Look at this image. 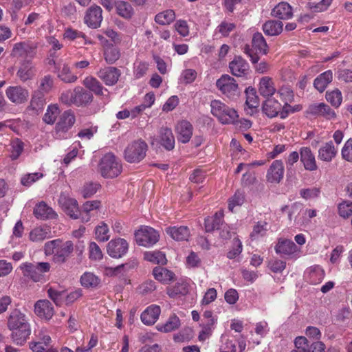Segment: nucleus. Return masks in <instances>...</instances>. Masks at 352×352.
I'll list each match as a JSON object with an SVG mask.
<instances>
[{
    "instance_id": "38",
    "label": "nucleus",
    "mask_w": 352,
    "mask_h": 352,
    "mask_svg": "<svg viewBox=\"0 0 352 352\" xmlns=\"http://www.w3.org/2000/svg\"><path fill=\"white\" fill-rule=\"evenodd\" d=\"M153 274L156 280L164 284L175 280V274L164 267H155L153 270Z\"/></svg>"
},
{
    "instance_id": "64",
    "label": "nucleus",
    "mask_w": 352,
    "mask_h": 352,
    "mask_svg": "<svg viewBox=\"0 0 352 352\" xmlns=\"http://www.w3.org/2000/svg\"><path fill=\"white\" fill-rule=\"evenodd\" d=\"M245 200L244 193L238 190L229 200L228 208L233 211L235 206H241Z\"/></svg>"
},
{
    "instance_id": "47",
    "label": "nucleus",
    "mask_w": 352,
    "mask_h": 352,
    "mask_svg": "<svg viewBox=\"0 0 352 352\" xmlns=\"http://www.w3.org/2000/svg\"><path fill=\"white\" fill-rule=\"evenodd\" d=\"M120 57V52L118 47L111 45L107 46L104 51V58L108 64H113Z\"/></svg>"
},
{
    "instance_id": "11",
    "label": "nucleus",
    "mask_w": 352,
    "mask_h": 352,
    "mask_svg": "<svg viewBox=\"0 0 352 352\" xmlns=\"http://www.w3.org/2000/svg\"><path fill=\"white\" fill-rule=\"evenodd\" d=\"M36 45L29 41L19 42L14 45L11 56L16 58H32L36 54Z\"/></svg>"
},
{
    "instance_id": "4",
    "label": "nucleus",
    "mask_w": 352,
    "mask_h": 352,
    "mask_svg": "<svg viewBox=\"0 0 352 352\" xmlns=\"http://www.w3.org/2000/svg\"><path fill=\"white\" fill-rule=\"evenodd\" d=\"M252 48L246 45L243 48V52L248 55L252 63H258L259 57L258 53L266 54L268 51V46L266 41L261 33L256 32L253 35Z\"/></svg>"
},
{
    "instance_id": "62",
    "label": "nucleus",
    "mask_w": 352,
    "mask_h": 352,
    "mask_svg": "<svg viewBox=\"0 0 352 352\" xmlns=\"http://www.w3.org/2000/svg\"><path fill=\"white\" fill-rule=\"evenodd\" d=\"M100 186V185L97 183H87L82 186L80 190L81 195L85 199L91 197L97 192Z\"/></svg>"
},
{
    "instance_id": "43",
    "label": "nucleus",
    "mask_w": 352,
    "mask_h": 352,
    "mask_svg": "<svg viewBox=\"0 0 352 352\" xmlns=\"http://www.w3.org/2000/svg\"><path fill=\"white\" fill-rule=\"evenodd\" d=\"M45 94L36 89L32 92L30 102L28 109L29 110L36 111L41 110L45 103Z\"/></svg>"
},
{
    "instance_id": "37",
    "label": "nucleus",
    "mask_w": 352,
    "mask_h": 352,
    "mask_svg": "<svg viewBox=\"0 0 352 352\" xmlns=\"http://www.w3.org/2000/svg\"><path fill=\"white\" fill-rule=\"evenodd\" d=\"M305 274L309 283L313 285L320 283L324 277V271L319 265L310 267L307 270Z\"/></svg>"
},
{
    "instance_id": "6",
    "label": "nucleus",
    "mask_w": 352,
    "mask_h": 352,
    "mask_svg": "<svg viewBox=\"0 0 352 352\" xmlns=\"http://www.w3.org/2000/svg\"><path fill=\"white\" fill-rule=\"evenodd\" d=\"M217 87L222 94L230 100H236L240 94L238 84L234 78L228 74H223L216 82Z\"/></svg>"
},
{
    "instance_id": "14",
    "label": "nucleus",
    "mask_w": 352,
    "mask_h": 352,
    "mask_svg": "<svg viewBox=\"0 0 352 352\" xmlns=\"http://www.w3.org/2000/svg\"><path fill=\"white\" fill-rule=\"evenodd\" d=\"M120 75V70L114 67L102 68L97 72L98 77L107 86L116 85Z\"/></svg>"
},
{
    "instance_id": "29",
    "label": "nucleus",
    "mask_w": 352,
    "mask_h": 352,
    "mask_svg": "<svg viewBox=\"0 0 352 352\" xmlns=\"http://www.w3.org/2000/svg\"><path fill=\"white\" fill-rule=\"evenodd\" d=\"M166 232L175 241H188L190 237V230L187 226H173L166 228Z\"/></svg>"
},
{
    "instance_id": "57",
    "label": "nucleus",
    "mask_w": 352,
    "mask_h": 352,
    "mask_svg": "<svg viewBox=\"0 0 352 352\" xmlns=\"http://www.w3.org/2000/svg\"><path fill=\"white\" fill-rule=\"evenodd\" d=\"M47 294L49 298L52 300L57 306L62 305L66 296V292L65 291H58L52 287H50L47 289Z\"/></svg>"
},
{
    "instance_id": "48",
    "label": "nucleus",
    "mask_w": 352,
    "mask_h": 352,
    "mask_svg": "<svg viewBox=\"0 0 352 352\" xmlns=\"http://www.w3.org/2000/svg\"><path fill=\"white\" fill-rule=\"evenodd\" d=\"M81 285L84 287H96L100 283V278L91 272H85L80 277Z\"/></svg>"
},
{
    "instance_id": "49",
    "label": "nucleus",
    "mask_w": 352,
    "mask_h": 352,
    "mask_svg": "<svg viewBox=\"0 0 352 352\" xmlns=\"http://www.w3.org/2000/svg\"><path fill=\"white\" fill-rule=\"evenodd\" d=\"M175 19V14L173 10H166L160 12L155 16V21L160 25H168Z\"/></svg>"
},
{
    "instance_id": "13",
    "label": "nucleus",
    "mask_w": 352,
    "mask_h": 352,
    "mask_svg": "<svg viewBox=\"0 0 352 352\" xmlns=\"http://www.w3.org/2000/svg\"><path fill=\"white\" fill-rule=\"evenodd\" d=\"M36 74L35 65L30 60H23L20 63L16 72V77L22 82L34 79Z\"/></svg>"
},
{
    "instance_id": "15",
    "label": "nucleus",
    "mask_w": 352,
    "mask_h": 352,
    "mask_svg": "<svg viewBox=\"0 0 352 352\" xmlns=\"http://www.w3.org/2000/svg\"><path fill=\"white\" fill-rule=\"evenodd\" d=\"M102 10L98 6L94 5L87 9L85 17V23L91 28L100 27L102 21Z\"/></svg>"
},
{
    "instance_id": "28",
    "label": "nucleus",
    "mask_w": 352,
    "mask_h": 352,
    "mask_svg": "<svg viewBox=\"0 0 352 352\" xmlns=\"http://www.w3.org/2000/svg\"><path fill=\"white\" fill-rule=\"evenodd\" d=\"M309 112L313 115L323 116L328 120L334 119L336 117L335 111L323 102L311 105Z\"/></svg>"
},
{
    "instance_id": "12",
    "label": "nucleus",
    "mask_w": 352,
    "mask_h": 352,
    "mask_svg": "<svg viewBox=\"0 0 352 352\" xmlns=\"http://www.w3.org/2000/svg\"><path fill=\"white\" fill-rule=\"evenodd\" d=\"M107 249V253L111 257L119 258L127 252L129 244L125 239L118 238L110 241Z\"/></svg>"
},
{
    "instance_id": "31",
    "label": "nucleus",
    "mask_w": 352,
    "mask_h": 352,
    "mask_svg": "<svg viewBox=\"0 0 352 352\" xmlns=\"http://www.w3.org/2000/svg\"><path fill=\"white\" fill-rule=\"evenodd\" d=\"M271 15L280 19L287 20L292 18L293 15L292 8L288 3L282 1L272 9Z\"/></svg>"
},
{
    "instance_id": "24",
    "label": "nucleus",
    "mask_w": 352,
    "mask_h": 352,
    "mask_svg": "<svg viewBox=\"0 0 352 352\" xmlns=\"http://www.w3.org/2000/svg\"><path fill=\"white\" fill-rule=\"evenodd\" d=\"M300 161L303 164L304 168L309 171H314L318 169L315 155L309 147H302L300 149Z\"/></svg>"
},
{
    "instance_id": "44",
    "label": "nucleus",
    "mask_w": 352,
    "mask_h": 352,
    "mask_svg": "<svg viewBox=\"0 0 352 352\" xmlns=\"http://www.w3.org/2000/svg\"><path fill=\"white\" fill-rule=\"evenodd\" d=\"M223 223V213H216L212 218H207L205 219V229L208 232L214 230L221 229Z\"/></svg>"
},
{
    "instance_id": "18",
    "label": "nucleus",
    "mask_w": 352,
    "mask_h": 352,
    "mask_svg": "<svg viewBox=\"0 0 352 352\" xmlns=\"http://www.w3.org/2000/svg\"><path fill=\"white\" fill-rule=\"evenodd\" d=\"M65 213L72 219H78L80 218V208L78 201L73 198L61 197L58 200Z\"/></svg>"
},
{
    "instance_id": "25",
    "label": "nucleus",
    "mask_w": 352,
    "mask_h": 352,
    "mask_svg": "<svg viewBox=\"0 0 352 352\" xmlns=\"http://www.w3.org/2000/svg\"><path fill=\"white\" fill-rule=\"evenodd\" d=\"M161 312L160 307L156 305L148 306L141 314V321L146 325H153L157 320Z\"/></svg>"
},
{
    "instance_id": "8",
    "label": "nucleus",
    "mask_w": 352,
    "mask_h": 352,
    "mask_svg": "<svg viewBox=\"0 0 352 352\" xmlns=\"http://www.w3.org/2000/svg\"><path fill=\"white\" fill-rule=\"evenodd\" d=\"M5 94L8 100L15 105L25 104L29 99V91L21 85L8 87Z\"/></svg>"
},
{
    "instance_id": "59",
    "label": "nucleus",
    "mask_w": 352,
    "mask_h": 352,
    "mask_svg": "<svg viewBox=\"0 0 352 352\" xmlns=\"http://www.w3.org/2000/svg\"><path fill=\"white\" fill-rule=\"evenodd\" d=\"M267 226L268 224L265 221L258 222L253 228V230L250 234V238L254 240L265 236L267 231Z\"/></svg>"
},
{
    "instance_id": "1",
    "label": "nucleus",
    "mask_w": 352,
    "mask_h": 352,
    "mask_svg": "<svg viewBox=\"0 0 352 352\" xmlns=\"http://www.w3.org/2000/svg\"><path fill=\"white\" fill-rule=\"evenodd\" d=\"M6 326L11 332L12 342L17 346H23L31 335V326L27 316L18 309L12 310L7 317Z\"/></svg>"
},
{
    "instance_id": "9",
    "label": "nucleus",
    "mask_w": 352,
    "mask_h": 352,
    "mask_svg": "<svg viewBox=\"0 0 352 352\" xmlns=\"http://www.w3.org/2000/svg\"><path fill=\"white\" fill-rule=\"evenodd\" d=\"M158 232L151 227L142 228L135 233L136 242L139 245L151 247L159 241Z\"/></svg>"
},
{
    "instance_id": "30",
    "label": "nucleus",
    "mask_w": 352,
    "mask_h": 352,
    "mask_svg": "<svg viewBox=\"0 0 352 352\" xmlns=\"http://www.w3.org/2000/svg\"><path fill=\"white\" fill-rule=\"evenodd\" d=\"M281 104L274 98H267L262 105V111L268 118H272L280 114Z\"/></svg>"
},
{
    "instance_id": "41",
    "label": "nucleus",
    "mask_w": 352,
    "mask_h": 352,
    "mask_svg": "<svg viewBox=\"0 0 352 352\" xmlns=\"http://www.w3.org/2000/svg\"><path fill=\"white\" fill-rule=\"evenodd\" d=\"M283 23L280 21L269 20L263 25V30L267 36H277L283 31Z\"/></svg>"
},
{
    "instance_id": "36",
    "label": "nucleus",
    "mask_w": 352,
    "mask_h": 352,
    "mask_svg": "<svg viewBox=\"0 0 352 352\" xmlns=\"http://www.w3.org/2000/svg\"><path fill=\"white\" fill-rule=\"evenodd\" d=\"M160 144L168 151H171L175 147V137L170 129L162 127L160 131Z\"/></svg>"
},
{
    "instance_id": "51",
    "label": "nucleus",
    "mask_w": 352,
    "mask_h": 352,
    "mask_svg": "<svg viewBox=\"0 0 352 352\" xmlns=\"http://www.w3.org/2000/svg\"><path fill=\"white\" fill-rule=\"evenodd\" d=\"M239 115L235 109L226 107V109L223 110V113L219 118V120L222 124H231L235 123L237 121Z\"/></svg>"
},
{
    "instance_id": "61",
    "label": "nucleus",
    "mask_w": 352,
    "mask_h": 352,
    "mask_svg": "<svg viewBox=\"0 0 352 352\" xmlns=\"http://www.w3.org/2000/svg\"><path fill=\"white\" fill-rule=\"evenodd\" d=\"M96 239L102 242L109 240V228L106 223H102L101 225L98 226L95 230Z\"/></svg>"
},
{
    "instance_id": "16",
    "label": "nucleus",
    "mask_w": 352,
    "mask_h": 352,
    "mask_svg": "<svg viewBox=\"0 0 352 352\" xmlns=\"http://www.w3.org/2000/svg\"><path fill=\"white\" fill-rule=\"evenodd\" d=\"M299 214L300 213H302V219L299 218L298 216L295 218V222L297 224L302 225L306 221L309 220V219H311L316 216V210H312V209H305L303 210L302 204L300 203H294L292 206V210L289 213V220H292V217L293 214L297 213Z\"/></svg>"
},
{
    "instance_id": "17",
    "label": "nucleus",
    "mask_w": 352,
    "mask_h": 352,
    "mask_svg": "<svg viewBox=\"0 0 352 352\" xmlns=\"http://www.w3.org/2000/svg\"><path fill=\"white\" fill-rule=\"evenodd\" d=\"M274 249L282 256H292L298 252V247L292 241L283 238L278 239Z\"/></svg>"
},
{
    "instance_id": "10",
    "label": "nucleus",
    "mask_w": 352,
    "mask_h": 352,
    "mask_svg": "<svg viewBox=\"0 0 352 352\" xmlns=\"http://www.w3.org/2000/svg\"><path fill=\"white\" fill-rule=\"evenodd\" d=\"M49 64L54 66V72L64 82L73 83L77 80V76L72 73L69 65L63 60L56 61L52 59L49 61Z\"/></svg>"
},
{
    "instance_id": "40",
    "label": "nucleus",
    "mask_w": 352,
    "mask_h": 352,
    "mask_svg": "<svg viewBox=\"0 0 352 352\" xmlns=\"http://www.w3.org/2000/svg\"><path fill=\"white\" fill-rule=\"evenodd\" d=\"M24 276L28 277L34 282L40 281L42 279L41 274L38 271L36 265L31 263H24L21 265Z\"/></svg>"
},
{
    "instance_id": "19",
    "label": "nucleus",
    "mask_w": 352,
    "mask_h": 352,
    "mask_svg": "<svg viewBox=\"0 0 352 352\" xmlns=\"http://www.w3.org/2000/svg\"><path fill=\"white\" fill-rule=\"evenodd\" d=\"M34 312L41 318L49 320L54 314V307L47 300H39L34 305Z\"/></svg>"
},
{
    "instance_id": "34",
    "label": "nucleus",
    "mask_w": 352,
    "mask_h": 352,
    "mask_svg": "<svg viewBox=\"0 0 352 352\" xmlns=\"http://www.w3.org/2000/svg\"><path fill=\"white\" fill-rule=\"evenodd\" d=\"M100 206V201L98 200L87 201L80 209V218L82 222H88L91 218V212L97 210Z\"/></svg>"
},
{
    "instance_id": "46",
    "label": "nucleus",
    "mask_w": 352,
    "mask_h": 352,
    "mask_svg": "<svg viewBox=\"0 0 352 352\" xmlns=\"http://www.w3.org/2000/svg\"><path fill=\"white\" fill-rule=\"evenodd\" d=\"M50 237V231L47 227L36 228L30 233V239L33 242H41Z\"/></svg>"
},
{
    "instance_id": "52",
    "label": "nucleus",
    "mask_w": 352,
    "mask_h": 352,
    "mask_svg": "<svg viewBox=\"0 0 352 352\" xmlns=\"http://www.w3.org/2000/svg\"><path fill=\"white\" fill-rule=\"evenodd\" d=\"M144 258L153 263L164 265L166 263L165 254L160 251L146 252Z\"/></svg>"
},
{
    "instance_id": "3",
    "label": "nucleus",
    "mask_w": 352,
    "mask_h": 352,
    "mask_svg": "<svg viewBox=\"0 0 352 352\" xmlns=\"http://www.w3.org/2000/svg\"><path fill=\"white\" fill-rule=\"evenodd\" d=\"M99 171L103 177L114 178L121 173L122 164L113 153H109L101 158Z\"/></svg>"
},
{
    "instance_id": "42",
    "label": "nucleus",
    "mask_w": 352,
    "mask_h": 352,
    "mask_svg": "<svg viewBox=\"0 0 352 352\" xmlns=\"http://www.w3.org/2000/svg\"><path fill=\"white\" fill-rule=\"evenodd\" d=\"M333 73L331 70H327L320 74L314 82L315 88L320 92H323L327 85L332 81Z\"/></svg>"
},
{
    "instance_id": "45",
    "label": "nucleus",
    "mask_w": 352,
    "mask_h": 352,
    "mask_svg": "<svg viewBox=\"0 0 352 352\" xmlns=\"http://www.w3.org/2000/svg\"><path fill=\"white\" fill-rule=\"evenodd\" d=\"M188 292V285L186 283H177L167 289V294L174 298L186 296Z\"/></svg>"
},
{
    "instance_id": "7",
    "label": "nucleus",
    "mask_w": 352,
    "mask_h": 352,
    "mask_svg": "<svg viewBox=\"0 0 352 352\" xmlns=\"http://www.w3.org/2000/svg\"><path fill=\"white\" fill-rule=\"evenodd\" d=\"M76 121L75 116L71 110L65 111L59 116L54 128V136L58 139L66 138V135Z\"/></svg>"
},
{
    "instance_id": "35",
    "label": "nucleus",
    "mask_w": 352,
    "mask_h": 352,
    "mask_svg": "<svg viewBox=\"0 0 352 352\" xmlns=\"http://www.w3.org/2000/svg\"><path fill=\"white\" fill-rule=\"evenodd\" d=\"M34 214L36 218L41 219H55L57 216L53 209L43 201L35 206Z\"/></svg>"
},
{
    "instance_id": "20",
    "label": "nucleus",
    "mask_w": 352,
    "mask_h": 352,
    "mask_svg": "<svg viewBox=\"0 0 352 352\" xmlns=\"http://www.w3.org/2000/svg\"><path fill=\"white\" fill-rule=\"evenodd\" d=\"M51 342L50 336L44 335L39 341L30 342L29 346L33 352H58V350L51 345Z\"/></svg>"
},
{
    "instance_id": "5",
    "label": "nucleus",
    "mask_w": 352,
    "mask_h": 352,
    "mask_svg": "<svg viewBox=\"0 0 352 352\" xmlns=\"http://www.w3.org/2000/svg\"><path fill=\"white\" fill-rule=\"evenodd\" d=\"M147 148L148 146L144 141H133L125 148L124 159L129 163H138L145 157Z\"/></svg>"
},
{
    "instance_id": "50",
    "label": "nucleus",
    "mask_w": 352,
    "mask_h": 352,
    "mask_svg": "<svg viewBox=\"0 0 352 352\" xmlns=\"http://www.w3.org/2000/svg\"><path fill=\"white\" fill-rule=\"evenodd\" d=\"M58 115H60V110L58 105L50 104L43 116V120L47 124H53Z\"/></svg>"
},
{
    "instance_id": "26",
    "label": "nucleus",
    "mask_w": 352,
    "mask_h": 352,
    "mask_svg": "<svg viewBox=\"0 0 352 352\" xmlns=\"http://www.w3.org/2000/svg\"><path fill=\"white\" fill-rule=\"evenodd\" d=\"M229 68L232 75L241 77L245 76L249 69L248 63L241 56H236L229 63Z\"/></svg>"
},
{
    "instance_id": "2",
    "label": "nucleus",
    "mask_w": 352,
    "mask_h": 352,
    "mask_svg": "<svg viewBox=\"0 0 352 352\" xmlns=\"http://www.w3.org/2000/svg\"><path fill=\"white\" fill-rule=\"evenodd\" d=\"M74 251V244L72 241L63 242L60 239H54L45 243L44 252L45 255H53L52 261L61 265L65 263Z\"/></svg>"
},
{
    "instance_id": "55",
    "label": "nucleus",
    "mask_w": 352,
    "mask_h": 352,
    "mask_svg": "<svg viewBox=\"0 0 352 352\" xmlns=\"http://www.w3.org/2000/svg\"><path fill=\"white\" fill-rule=\"evenodd\" d=\"M11 154L10 158L12 160L18 159L22 153L24 148V143L19 138H15L11 142Z\"/></svg>"
},
{
    "instance_id": "58",
    "label": "nucleus",
    "mask_w": 352,
    "mask_h": 352,
    "mask_svg": "<svg viewBox=\"0 0 352 352\" xmlns=\"http://www.w3.org/2000/svg\"><path fill=\"white\" fill-rule=\"evenodd\" d=\"M326 99L335 107H338L342 101V96L341 91L336 89L332 91L326 93Z\"/></svg>"
},
{
    "instance_id": "32",
    "label": "nucleus",
    "mask_w": 352,
    "mask_h": 352,
    "mask_svg": "<svg viewBox=\"0 0 352 352\" xmlns=\"http://www.w3.org/2000/svg\"><path fill=\"white\" fill-rule=\"evenodd\" d=\"M259 94L264 98H270L276 92L274 81L269 76H263L261 78L258 85Z\"/></svg>"
},
{
    "instance_id": "56",
    "label": "nucleus",
    "mask_w": 352,
    "mask_h": 352,
    "mask_svg": "<svg viewBox=\"0 0 352 352\" xmlns=\"http://www.w3.org/2000/svg\"><path fill=\"white\" fill-rule=\"evenodd\" d=\"M53 86V77L51 75L47 74L41 78L39 81V85L37 89L47 94L52 90Z\"/></svg>"
},
{
    "instance_id": "27",
    "label": "nucleus",
    "mask_w": 352,
    "mask_h": 352,
    "mask_svg": "<svg viewBox=\"0 0 352 352\" xmlns=\"http://www.w3.org/2000/svg\"><path fill=\"white\" fill-rule=\"evenodd\" d=\"M338 153L332 141L324 144L318 150V157L320 160L325 162H331Z\"/></svg>"
},
{
    "instance_id": "22",
    "label": "nucleus",
    "mask_w": 352,
    "mask_h": 352,
    "mask_svg": "<svg viewBox=\"0 0 352 352\" xmlns=\"http://www.w3.org/2000/svg\"><path fill=\"white\" fill-rule=\"evenodd\" d=\"M74 105L77 107H85L89 105L94 99L91 92L82 87H76L74 89Z\"/></svg>"
},
{
    "instance_id": "63",
    "label": "nucleus",
    "mask_w": 352,
    "mask_h": 352,
    "mask_svg": "<svg viewBox=\"0 0 352 352\" xmlns=\"http://www.w3.org/2000/svg\"><path fill=\"white\" fill-rule=\"evenodd\" d=\"M280 99L287 103H291L294 100V93L292 89L287 86H283L278 90Z\"/></svg>"
},
{
    "instance_id": "23",
    "label": "nucleus",
    "mask_w": 352,
    "mask_h": 352,
    "mask_svg": "<svg viewBox=\"0 0 352 352\" xmlns=\"http://www.w3.org/2000/svg\"><path fill=\"white\" fill-rule=\"evenodd\" d=\"M284 175V166L281 160H275L270 166L267 173V179L270 182L278 183L283 179Z\"/></svg>"
},
{
    "instance_id": "53",
    "label": "nucleus",
    "mask_w": 352,
    "mask_h": 352,
    "mask_svg": "<svg viewBox=\"0 0 352 352\" xmlns=\"http://www.w3.org/2000/svg\"><path fill=\"white\" fill-rule=\"evenodd\" d=\"M180 326V320L176 315L170 316L166 322L160 327L158 329L160 331L168 333L179 328Z\"/></svg>"
},
{
    "instance_id": "21",
    "label": "nucleus",
    "mask_w": 352,
    "mask_h": 352,
    "mask_svg": "<svg viewBox=\"0 0 352 352\" xmlns=\"http://www.w3.org/2000/svg\"><path fill=\"white\" fill-rule=\"evenodd\" d=\"M178 141L186 144L190 141L192 135L193 126L186 120L179 122L175 127Z\"/></svg>"
},
{
    "instance_id": "54",
    "label": "nucleus",
    "mask_w": 352,
    "mask_h": 352,
    "mask_svg": "<svg viewBox=\"0 0 352 352\" xmlns=\"http://www.w3.org/2000/svg\"><path fill=\"white\" fill-rule=\"evenodd\" d=\"M246 101L245 104L250 109H254L258 107L259 100L256 92L254 88L248 87L245 90Z\"/></svg>"
},
{
    "instance_id": "60",
    "label": "nucleus",
    "mask_w": 352,
    "mask_h": 352,
    "mask_svg": "<svg viewBox=\"0 0 352 352\" xmlns=\"http://www.w3.org/2000/svg\"><path fill=\"white\" fill-rule=\"evenodd\" d=\"M64 38L73 41L78 38H82L85 40V44H91L92 42L91 41H89L86 36V35L80 31H78L76 30H74L72 28H67L65 30L64 32Z\"/></svg>"
},
{
    "instance_id": "33",
    "label": "nucleus",
    "mask_w": 352,
    "mask_h": 352,
    "mask_svg": "<svg viewBox=\"0 0 352 352\" xmlns=\"http://www.w3.org/2000/svg\"><path fill=\"white\" fill-rule=\"evenodd\" d=\"M114 6L117 14L124 19H131L135 14L133 8L128 1L118 0L115 1Z\"/></svg>"
},
{
    "instance_id": "39",
    "label": "nucleus",
    "mask_w": 352,
    "mask_h": 352,
    "mask_svg": "<svg viewBox=\"0 0 352 352\" xmlns=\"http://www.w3.org/2000/svg\"><path fill=\"white\" fill-rule=\"evenodd\" d=\"M82 84L89 89L88 91L94 92L97 96H102L104 94V91H107L100 82L92 76L86 77L83 80Z\"/></svg>"
}]
</instances>
